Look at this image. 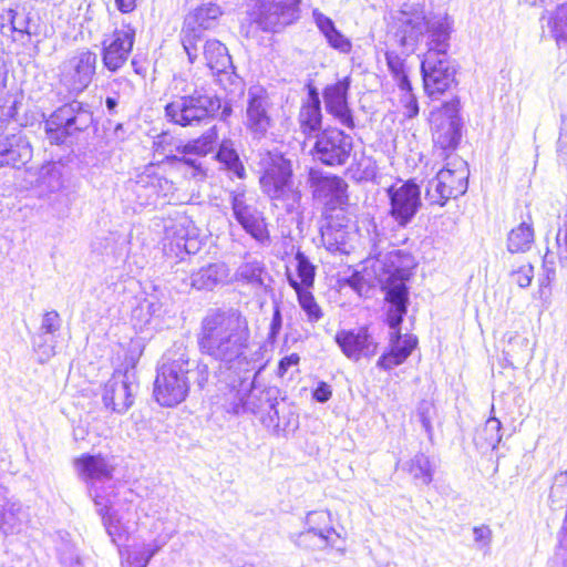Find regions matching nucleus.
I'll return each mask as SVG.
<instances>
[{
	"mask_svg": "<svg viewBox=\"0 0 567 567\" xmlns=\"http://www.w3.org/2000/svg\"><path fill=\"white\" fill-rule=\"evenodd\" d=\"M391 19L393 38L406 54L415 52L419 44L427 39L421 74L425 93L437 100L456 85V71L446 54L453 21L446 12H426L421 2H404Z\"/></svg>",
	"mask_w": 567,
	"mask_h": 567,
	"instance_id": "1",
	"label": "nucleus"
},
{
	"mask_svg": "<svg viewBox=\"0 0 567 567\" xmlns=\"http://www.w3.org/2000/svg\"><path fill=\"white\" fill-rule=\"evenodd\" d=\"M250 339L248 320L236 309L208 310L197 333L199 351L237 374L255 368Z\"/></svg>",
	"mask_w": 567,
	"mask_h": 567,
	"instance_id": "2",
	"label": "nucleus"
},
{
	"mask_svg": "<svg viewBox=\"0 0 567 567\" xmlns=\"http://www.w3.org/2000/svg\"><path fill=\"white\" fill-rule=\"evenodd\" d=\"M458 111L460 101L454 96L430 113L433 142L435 147L440 148L437 156L447 161L437 173L447 175L445 176V184L456 197L466 193L470 174L465 161L456 155L445 154L447 150H454L456 147L461 137Z\"/></svg>",
	"mask_w": 567,
	"mask_h": 567,
	"instance_id": "3",
	"label": "nucleus"
},
{
	"mask_svg": "<svg viewBox=\"0 0 567 567\" xmlns=\"http://www.w3.org/2000/svg\"><path fill=\"white\" fill-rule=\"evenodd\" d=\"M385 299L390 303L386 320L389 327L393 330L390 337V351L383 353L377 365L383 370H391L402 364L413 349L416 347L417 340L412 334L400 333V326L406 313L408 305V287L402 278L391 276L384 285Z\"/></svg>",
	"mask_w": 567,
	"mask_h": 567,
	"instance_id": "4",
	"label": "nucleus"
},
{
	"mask_svg": "<svg viewBox=\"0 0 567 567\" xmlns=\"http://www.w3.org/2000/svg\"><path fill=\"white\" fill-rule=\"evenodd\" d=\"M172 84L177 94L165 105V116L173 124L197 125L213 117L221 106L215 94L204 87L192 90L182 76H174Z\"/></svg>",
	"mask_w": 567,
	"mask_h": 567,
	"instance_id": "5",
	"label": "nucleus"
},
{
	"mask_svg": "<svg viewBox=\"0 0 567 567\" xmlns=\"http://www.w3.org/2000/svg\"><path fill=\"white\" fill-rule=\"evenodd\" d=\"M278 393L275 386L261 388L256 385L255 381L246 383L245 379H240L239 388L233 385L224 394L221 408L226 413L235 416L260 415L264 424L278 425Z\"/></svg>",
	"mask_w": 567,
	"mask_h": 567,
	"instance_id": "6",
	"label": "nucleus"
},
{
	"mask_svg": "<svg viewBox=\"0 0 567 567\" xmlns=\"http://www.w3.org/2000/svg\"><path fill=\"white\" fill-rule=\"evenodd\" d=\"M262 174L259 183L262 192L276 205L292 210L300 202L301 194L293 186L291 162L279 152H268L261 161Z\"/></svg>",
	"mask_w": 567,
	"mask_h": 567,
	"instance_id": "7",
	"label": "nucleus"
},
{
	"mask_svg": "<svg viewBox=\"0 0 567 567\" xmlns=\"http://www.w3.org/2000/svg\"><path fill=\"white\" fill-rule=\"evenodd\" d=\"M92 122V112L74 100L56 109L45 121L47 138L52 144H64L70 137L89 128Z\"/></svg>",
	"mask_w": 567,
	"mask_h": 567,
	"instance_id": "8",
	"label": "nucleus"
},
{
	"mask_svg": "<svg viewBox=\"0 0 567 567\" xmlns=\"http://www.w3.org/2000/svg\"><path fill=\"white\" fill-rule=\"evenodd\" d=\"M96 64V53L86 48L79 49L59 65V83L70 94L79 95L91 84Z\"/></svg>",
	"mask_w": 567,
	"mask_h": 567,
	"instance_id": "9",
	"label": "nucleus"
},
{
	"mask_svg": "<svg viewBox=\"0 0 567 567\" xmlns=\"http://www.w3.org/2000/svg\"><path fill=\"white\" fill-rule=\"evenodd\" d=\"M166 362L157 369L154 382V396L162 406H175L183 402L189 392L187 375L177 364L175 357L167 354Z\"/></svg>",
	"mask_w": 567,
	"mask_h": 567,
	"instance_id": "10",
	"label": "nucleus"
},
{
	"mask_svg": "<svg viewBox=\"0 0 567 567\" xmlns=\"http://www.w3.org/2000/svg\"><path fill=\"white\" fill-rule=\"evenodd\" d=\"M275 106L268 91L260 86H250L246 100V130L254 138H264L275 126Z\"/></svg>",
	"mask_w": 567,
	"mask_h": 567,
	"instance_id": "11",
	"label": "nucleus"
},
{
	"mask_svg": "<svg viewBox=\"0 0 567 567\" xmlns=\"http://www.w3.org/2000/svg\"><path fill=\"white\" fill-rule=\"evenodd\" d=\"M175 534L174 528L165 527L161 520L155 522L147 539L135 542L120 550L122 567H147L151 559L168 544Z\"/></svg>",
	"mask_w": 567,
	"mask_h": 567,
	"instance_id": "12",
	"label": "nucleus"
},
{
	"mask_svg": "<svg viewBox=\"0 0 567 567\" xmlns=\"http://www.w3.org/2000/svg\"><path fill=\"white\" fill-rule=\"evenodd\" d=\"M220 16V8L209 3L196 9L186 18L182 30V43L192 64L198 60L199 43L203 42L202 32L215 28Z\"/></svg>",
	"mask_w": 567,
	"mask_h": 567,
	"instance_id": "13",
	"label": "nucleus"
},
{
	"mask_svg": "<svg viewBox=\"0 0 567 567\" xmlns=\"http://www.w3.org/2000/svg\"><path fill=\"white\" fill-rule=\"evenodd\" d=\"M138 390L135 373L130 370H116L102 390V402L106 410L124 414L134 403Z\"/></svg>",
	"mask_w": 567,
	"mask_h": 567,
	"instance_id": "14",
	"label": "nucleus"
},
{
	"mask_svg": "<svg viewBox=\"0 0 567 567\" xmlns=\"http://www.w3.org/2000/svg\"><path fill=\"white\" fill-rule=\"evenodd\" d=\"M353 148L350 135L339 128H327L317 135L312 155L327 166H341L347 163Z\"/></svg>",
	"mask_w": 567,
	"mask_h": 567,
	"instance_id": "15",
	"label": "nucleus"
},
{
	"mask_svg": "<svg viewBox=\"0 0 567 567\" xmlns=\"http://www.w3.org/2000/svg\"><path fill=\"white\" fill-rule=\"evenodd\" d=\"M306 530L297 535L295 543L305 548L338 547L340 535L332 527L331 515L327 511L310 512L306 517Z\"/></svg>",
	"mask_w": 567,
	"mask_h": 567,
	"instance_id": "16",
	"label": "nucleus"
},
{
	"mask_svg": "<svg viewBox=\"0 0 567 567\" xmlns=\"http://www.w3.org/2000/svg\"><path fill=\"white\" fill-rule=\"evenodd\" d=\"M235 219L254 239L260 244L269 243V234L261 213L249 203L246 192L238 186L229 194Z\"/></svg>",
	"mask_w": 567,
	"mask_h": 567,
	"instance_id": "17",
	"label": "nucleus"
},
{
	"mask_svg": "<svg viewBox=\"0 0 567 567\" xmlns=\"http://www.w3.org/2000/svg\"><path fill=\"white\" fill-rule=\"evenodd\" d=\"M135 28L122 23L102 41V62L111 72L118 71L128 60L135 41Z\"/></svg>",
	"mask_w": 567,
	"mask_h": 567,
	"instance_id": "18",
	"label": "nucleus"
},
{
	"mask_svg": "<svg viewBox=\"0 0 567 567\" xmlns=\"http://www.w3.org/2000/svg\"><path fill=\"white\" fill-rule=\"evenodd\" d=\"M301 0H261L257 22L264 31L279 32L299 19Z\"/></svg>",
	"mask_w": 567,
	"mask_h": 567,
	"instance_id": "19",
	"label": "nucleus"
},
{
	"mask_svg": "<svg viewBox=\"0 0 567 567\" xmlns=\"http://www.w3.org/2000/svg\"><path fill=\"white\" fill-rule=\"evenodd\" d=\"M390 216L400 227H405L414 218L421 207V189L412 181L388 189Z\"/></svg>",
	"mask_w": 567,
	"mask_h": 567,
	"instance_id": "20",
	"label": "nucleus"
},
{
	"mask_svg": "<svg viewBox=\"0 0 567 567\" xmlns=\"http://www.w3.org/2000/svg\"><path fill=\"white\" fill-rule=\"evenodd\" d=\"M94 505L111 542L118 545V543L127 540L132 527L130 507L122 512L114 509L111 496L101 493L94 494Z\"/></svg>",
	"mask_w": 567,
	"mask_h": 567,
	"instance_id": "21",
	"label": "nucleus"
},
{
	"mask_svg": "<svg viewBox=\"0 0 567 567\" xmlns=\"http://www.w3.org/2000/svg\"><path fill=\"white\" fill-rule=\"evenodd\" d=\"M334 340L342 353L354 362L362 358H372L378 351V341L365 326L340 330L336 333Z\"/></svg>",
	"mask_w": 567,
	"mask_h": 567,
	"instance_id": "22",
	"label": "nucleus"
},
{
	"mask_svg": "<svg viewBox=\"0 0 567 567\" xmlns=\"http://www.w3.org/2000/svg\"><path fill=\"white\" fill-rule=\"evenodd\" d=\"M140 205H156L159 199L171 200L175 187L167 178L152 173L150 169L136 176L132 186Z\"/></svg>",
	"mask_w": 567,
	"mask_h": 567,
	"instance_id": "23",
	"label": "nucleus"
},
{
	"mask_svg": "<svg viewBox=\"0 0 567 567\" xmlns=\"http://www.w3.org/2000/svg\"><path fill=\"white\" fill-rule=\"evenodd\" d=\"M351 85L350 76L329 84L323 90L326 110L347 128H354V120L348 104V92Z\"/></svg>",
	"mask_w": 567,
	"mask_h": 567,
	"instance_id": "24",
	"label": "nucleus"
},
{
	"mask_svg": "<svg viewBox=\"0 0 567 567\" xmlns=\"http://www.w3.org/2000/svg\"><path fill=\"white\" fill-rule=\"evenodd\" d=\"M195 227L187 217H181L165 226L164 249L183 258L184 254L195 252L197 240Z\"/></svg>",
	"mask_w": 567,
	"mask_h": 567,
	"instance_id": "25",
	"label": "nucleus"
},
{
	"mask_svg": "<svg viewBox=\"0 0 567 567\" xmlns=\"http://www.w3.org/2000/svg\"><path fill=\"white\" fill-rule=\"evenodd\" d=\"M75 468L81 478L87 484L89 492L94 499V494L100 493L97 484L112 480L113 465L102 455L83 454L75 461Z\"/></svg>",
	"mask_w": 567,
	"mask_h": 567,
	"instance_id": "26",
	"label": "nucleus"
},
{
	"mask_svg": "<svg viewBox=\"0 0 567 567\" xmlns=\"http://www.w3.org/2000/svg\"><path fill=\"white\" fill-rule=\"evenodd\" d=\"M308 181L316 199L327 204L341 203L347 188V184L342 178L311 168Z\"/></svg>",
	"mask_w": 567,
	"mask_h": 567,
	"instance_id": "27",
	"label": "nucleus"
},
{
	"mask_svg": "<svg viewBox=\"0 0 567 567\" xmlns=\"http://www.w3.org/2000/svg\"><path fill=\"white\" fill-rule=\"evenodd\" d=\"M32 157L30 142L22 133L11 135L0 134V167L12 166L20 168Z\"/></svg>",
	"mask_w": 567,
	"mask_h": 567,
	"instance_id": "28",
	"label": "nucleus"
},
{
	"mask_svg": "<svg viewBox=\"0 0 567 567\" xmlns=\"http://www.w3.org/2000/svg\"><path fill=\"white\" fill-rule=\"evenodd\" d=\"M23 518L22 504L10 497L6 489L0 488V533L4 535L19 533Z\"/></svg>",
	"mask_w": 567,
	"mask_h": 567,
	"instance_id": "29",
	"label": "nucleus"
},
{
	"mask_svg": "<svg viewBox=\"0 0 567 567\" xmlns=\"http://www.w3.org/2000/svg\"><path fill=\"white\" fill-rule=\"evenodd\" d=\"M203 49L205 64L216 73L226 72L231 68V58L227 48L218 40H207L204 45L199 43V50Z\"/></svg>",
	"mask_w": 567,
	"mask_h": 567,
	"instance_id": "30",
	"label": "nucleus"
},
{
	"mask_svg": "<svg viewBox=\"0 0 567 567\" xmlns=\"http://www.w3.org/2000/svg\"><path fill=\"white\" fill-rule=\"evenodd\" d=\"M227 277L228 268L225 264H210L192 274L190 285L198 290H210Z\"/></svg>",
	"mask_w": 567,
	"mask_h": 567,
	"instance_id": "31",
	"label": "nucleus"
},
{
	"mask_svg": "<svg viewBox=\"0 0 567 567\" xmlns=\"http://www.w3.org/2000/svg\"><path fill=\"white\" fill-rule=\"evenodd\" d=\"M402 470L408 472L414 481L423 485H430L433 481L435 465L427 455L420 452L403 463Z\"/></svg>",
	"mask_w": 567,
	"mask_h": 567,
	"instance_id": "32",
	"label": "nucleus"
},
{
	"mask_svg": "<svg viewBox=\"0 0 567 567\" xmlns=\"http://www.w3.org/2000/svg\"><path fill=\"white\" fill-rule=\"evenodd\" d=\"M288 282L291 288L295 289L298 302L300 308L303 310V312L307 316V320L310 323H316L319 320L322 319L323 312L316 301L313 295L309 291V289H305L300 287V284L298 282L297 278L288 274Z\"/></svg>",
	"mask_w": 567,
	"mask_h": 567,
	"instance_id": "33",
	"label": "nucleus"
},
{
	"mask_svg": "<svg viewBox=\"0 0 567 567\" xmlns=\"http://www.w3.org/2000/svg\"><path fill=\"white\" fill-rule=\"evenodd\" d=\"M533 243L534 228L532 224L523 221L508 233L506 246L511 254H523L532 248Z\"/></svg>",
	"mask_w": 567,
	"mask_h": 567,
	"instance_id": "34",
	"label": "nucleus"
},
{
	"mask_svg": "<svg viewBox=\"0 0 567 567\" xmlns=\"http://www.w3.org/2000/svg\"><path fill=\"white\" fill-rule=\"evenodd\" d=\"M177 364L183 368V374L187 375L188 388L190 382L197 385L199 390L204 389L209 379V368L204 362H190L188 355L185 352H181L175 358Z\"/></svg>",
	"mask_w": 567,
	"mask_h": 567,
	"instance_id": "35",
	"label": "nucleus"
},
{
	"mask_svg": "<svg viewBox=\"0 0 567 567\" xmlns=\"http://www.w3.org/2000/svg\"><path fill=\"white\" fill-rule=\"evenodd\" d=\"M445 176H447L445 174ZM444 174H439L427 182L425 187V199L430 205L443 207L451 198H457L445 184Z\"/></svg>",
	"mask_w": 567,
	"mask_h": 567,
	"instance_id": "36",
	"label": "nucleus"
},
{
	"mask_svg": "<svg viewBox=\"0 0 567 567\" xmlns=\"http://www.w3.org/2000/svg\"><path fill=\"white\" fill-rule=\"evenodd\" d=\"M321 120L320 100L318 95L315 94L302 105L299 112V122L305 133H312L319 130Z\"/></svg>",
	"mask_w": 567,
	"mask_h": 567,
	"instance_id": "37",
	"label": "nucleus"
},
{
	"mask_svg": "<svg viewBox=\"0 0 567 567\" xmlns=\"http://www.w3.org/2000/svg\"><path fill=\"white\" fill-rule=\"evenodd\" d=\"M38 186L48 193H55L63 186L61 167L55 163H48L39 169Z\"/></svg>",
	"mask_w": 567,
	"mask_h": 567,
	"instance_id": "38",
	"label": "nucleus"
},
{
	"mask_svg": "<svg viewBox=\"0 0 567 567\" xmlns=\"http://www.w3.org/2000/svg\"><path fill=\"white\" fill-rule=\"evenodd\" d=\"M216 157L219 163L225 165V167L231 172L236 177L244 178L246 175L245 167L241 164L239 156L234 148V144L231 141H223L219 150L216 154Z\"/></svg>",
	"mask_w": 567,
	"mask_h": 567,
	"instance_id": "39",
	"label": "nucleus"
},
{
	"mask_svg": "<svg viewBox=\"0 0 567 567\" xmlns=\"http://www.w3.org/2000/svg\"><path fill=\"white\" fill-rule=\"evenodd\" d=\"M502 423L498 419L491 416L477 433L475 443L481 449H496L502 440Z\"/></svg>",
	"mask_w": 567,
	"mask_h": 567,
	"instance_id": "40",
	"label": "nucleus"
},
{
	"mask_svg": "<svg viewBox=\"0 0 567 567\" xmlns=\"http://www.w3.org/2000/svg\"><path fill=\"white\" fill-rule=\"evenodd\" d=\"M217 141V131L215 127L206 131L200 137L188 142L182 147V153L205 156L213 151Z\"/></svg>",
	"mask_w": 567,
	"mask_h": 567,
	"instance_id": "41",
	"label": "nucleus"
},
{
	"mask_svg": "<svg viewBox=\"0 0 567 567\" xmlns=\"http://www.w3.org/2000/svg\"><path fill=\"white\" fill-rule=\"evenodd\" d=\"M385 60L388 69L396 84V86L406 87L410 82L408 74V66L405 63V59L402 58L394 51L385 52Z\"/></svg>",
	"mask_w": 567,
	"mask_h": 567,
	"instance_id": "42",
	"label": "nucleus"
},
{
	"mask_svg": "<svg viewBox=\"0 0 567 567\" xmlns=\"http://www.w3.org/2000/svg\"><path fill=\"white\" fill-rule=\"evenodd\" d=\"M548 27L558 45L567 44V3L557 7L549 18Z\"/></svg>",
	"mask_w": 567,
	"mask_h": 567,
	"instance_id": "43",
	"label": "nucleus"
},
{
	"mask_svg": "<svg viewBox=\"0 0 567 567\" xmlns=\"http://www.w3.org/2000/svg\"><path fill=\"white\" fill-rule=\"evenodd\" d=\"M32 346L39 361L44 363L56 353V334L37 332L32 339Z\"/></svg>",
	"mask_w": 567,
	"mask_h": 567,
	"instance_id": "44",
	"label": "nucleus"
},
{
	"mask_svg": "<svg viewBox=\"0 0 567 567\" xmlns=\"http://www.w3.org/2000/svg\"><path fill=\"white\" fill-rule=\"evenodd\" d=\"M296 270L300 287L309 289L313 286L316 267L310 262L309 258L300 250L295 256Z\"/></svg>",
	"mask_w": 567,
	"mask_h": 567,
	"instance_id": "45",
	"label": "nucleus"
},
{
	"mask_svg": "<svg viewBox=\"0 0 567 567\" xmlns=\"http://www.w3.org/2000/svg\"><path fill=\"white\" fill-rule=\"evenodd\" d=\"M264 272L265 267L262 262L258 260H248L238 267L236 277L238 280L261 286L264 284L261 277Z\"/></svg>",
	"mask_w": 567,
	"mask_h": 567,
	"instance_id": "46",
	"label": "nucleus"
},
{
	"mask_svg": "<svg viewBox=\"0 0 567 567\" xmlns=\"http://www.w3.org/2000/svg\"><path fill=\"white\" fill-rule=\"evenodd\" d=\"M162 303L154 297L145 298L134 310V316L140 318L145 324L150 323L153 317L161 315Z\"/></svg>",
	"mask_w": 567,
	"mask_h": 567,
	"instance_id": "47",
	"label": "nucleus"
},
{
	"mask_svg": "<svg viewBox=\"0 0 567 567\" xmlns=\"http://www.w3.org/2000/svg\"><path fill=\"white\" fill-rule=\"evenodd\" d=\"M400 94V103L403 107V114L408 118H413L419 114V103L416 96L412 91L411 83H408L406 87L398 86Z\"/></svg>",
	"mask_w": 567,
	"mask_h": 567,
	"instance_id": "48",
	"label": "nucleus"
},
{
	"mask_svg": "<svg viewBox=\"0 0 567 567\" xmlns=\"http://www.w3.org/2000/svg\"><path fill=\"white\" fill-rule=\"evenodd\" d=\"M549 501L551 505H561L567 501V472H560L554 477L549 491Z\"/></svg>",
	"mask_w": 567,
	"mask_h": 567,
	"instance_id": "49",
	"label": "nucleus"
},
{
	"mask_svg": "<svg viewBox=\"0 0 567 567\" xmlns=\"http://www.w3.org/2000/svg\"><path fill=\"white\" fill-rule=\"evenodd\" d=\"M321 240L329 251H339L344 244V231L334 230L330 225L321 228Z\"/></svg>",
	"mask_w": 567,
	"mask_h": 567,
	"instance_id": "50",
	"label": "nucleus"
},
{
	"mask_svg": "<svg viewBox=\"0 0 567 567\" xmlns=\"http://www.w3.org/2000/svg\"><path fill=\"white\" fill-rule=\"evenodd\" d=\"M435 412L434 405L429 401H422L416 410V416L421 422L424 431L426 432L430 440L433 436L432 419Z\"/></svg>",
	"mask_w": 567,
	"mask_h": 567,
	"instance_id": "51",
	"label": "nucleus"
},
{
	"mask_svg": "<svg viewBox=\"0 0 567 567\" xmlns=\"http://www.w3.org/2000/svg\"><path fill=\"white\" fill-rule=\"evenodd\" d=\"M62 327V319L58 311H47L42 316L41 324L38 332L56 334Z\"/></svg>",
	"mask_w": 567,
	"mask_h": 567,
	"instance_id": "52",
	"label": "nucleus"
},
{
	"mask_svg": "<svg viewBox=\"0 0 567 567\" xmlns=\"http://www.w3.org/2000/svg\"><path fill=\"white\" fill-rule=\"evenodd\" d=\"M328 45L341 54H349L352 51V42L341 31L337 30L326 38Z\"/></svg>",
	"mask_w": 567,
	"mask_h": 567,
	"instance_id": "53",
	"label": "nucleus"
},
{
	"mask_svg": "<svg viewBox=\"0 0 567 567\" xmlns=\"http://www.w3.org/2000/svg\"><path fill=\"white\" fill-rule=\"evenodd\" d=\"M311 16L313 23L324 39L338 30L333 20L322 13L319 9H313Z\"/></svg>",
	"mask_w": 567,
	"mask_h": 567,
	"instance_id": "54",
	"label": "nucleus"
},
{
	"mask_svg": "<svg viewBox=\"0 0 567 567\" xmlns=\"http://www.w3.org/2000/svg\"><path fill=\"white\" fill-rule=\"evenodd\" d=\"M511 276L520 288H527L534 278V267L530 264L523 265L512 271Z\"/></svg>",
	"mask_w": 567,
	"mask_h": 567,
	"instance_id": "55",
	"label": "nucleus"
},
{
	"mask_svg": "<svg viewBox=\"0 0 567 567\" xmlns=\"http://www.w3.org/2000/svg\"><path fill=\"white\" fill-rule=\"evenodd\" d=\"M10 17V30L12 32L21 33V34H30L29 31V22L23 14H19L12 10L9 11Z\"/></svg>",
	"mask_w": 567,
	"mask_h": 567,
	"instance_id": "56",
	"label": "nucleus"
},
{
	"mask_svg": "<svg viewBox=\"0 0 567 567\" xmlns=\"http://www.w3.org/2000/svg\"><path fill=\"white\" fill-rule=\"evenodd\" d=\"M555 276L556 271L554 262L548 260V254H546L543 262V272L538 277V284L550 286V284L555 279Z\"/></svg>",
	"mask_w": 567,
	"mask_h": 567,
	"instance_id": "57",
	"label": "nucleus"
},
{
	"mask_svg": "<svg viewBox=\"0 0 567 567\" xmlns=\"http://www.w3.org/2000/svg\"><path fill=\"white\" fill-rule=\"evenodd\" d=\"M556 243L558 246L559 258L567 259V212L565 215L564 225L558 229Z\"/></svg>",
	"mask_w": 567,
	"mask_h": 567,
	"instance_id": "58",
	"label": "nucleus"
},
{
	"mask_svg": "<svg viewBox=\"0 0 567 567\" xmlns=\"http://www.w3.org/2000/svg\"><path fill=\"white\" fill-rule=\"evenodd\" d=\"M474 540L482 546H488L492 540V530L487 525L476 526L473 529Z\"/></svg>",
	"mask_w": 567,
	"mask_h": 567,
	"instance_id": "59",
	"label": "nucleus"
},
{
	"mask_svg": "<svg viewBox=\"0 0 567 567\" xmlns=\"http://www.w3.org/2000/svg\"><path fill=\"white\" fill-rule=\"evenodd\" d=\"M281 327H282V317H281L279 306L276 305L274 308V313H272V318H271V322H270V330H269L268 338L270 340H275L277 338V336L279 334Z\"/></svg>",
	"mask_w": 567,
	"mask_h": 567,
	"instance_id": "60",
	"label": "nucleus"
},
{
	"mask_svg": "<svg viewBox=\"0 0 567 567\" xmlns=\"http://www.w3.org/2000/svg\"><path fill=\"white\" fill-rule=\"evenodd\" d=\"M300 357L297 353H291L284 357L278 364V375L284 377L291 367L298 365Z\"/></svg>",
	"mask_w": 567,
	"mask_h": 567,
	"instance_id": "61",
	"label": "nucleus"
},
{
	"mask_svg": "<svg viewBox=\"0 0 567 567\" xmlns=\"http://www.w3.org/2000/svg\"><path fill=\"white\" fill-rule=\"evenodd\" d=\"M331 395L332 392L330 390V386L324 382L319 383L316 390L313 391V398L321 403L327 402L331 398Z\"/></svg>",
	"mask_w": 567,
	"mask_h": 567,
	"instance_id": "62",
	"label": "nucleus"
},
{
	"mask_svg": "<svg viewBox=\"0 0 567 567\" xmlns=\"http://www.w3.org/2000/svg\"><path fill=\"white\" fill-rule=\"evenodd\" d=\"M538 286H539V288H538L537 293H538V298L542 301V309L546 310L550 305L551 288L549 285L538 284Z\"/></svg>",
	"mask_w": 567,
	"mask_h": 567,
	"instance_id": "63",
	"label": "nucleus"
},
{
	"mask_svg": "<svg viewBox=\"0 0 567 567\" xmlns=\"http://www.w3.org/2000/svg\"><path fill=\"white\" fill-rule=\"evenodd\" d=\"M182 154L181 157L176 158L178 162L192 167L195 172H202V163L197 157H193V154Z\"/></svg>",
	"mask_w": 567,
	"mask_h": 567,
	"instance_id": "64",
	"label": "nucleus"
}]
</instances>
